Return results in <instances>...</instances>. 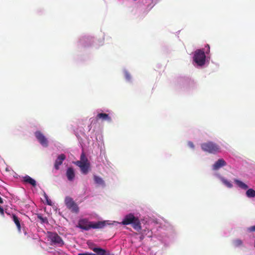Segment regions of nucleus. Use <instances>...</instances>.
<instances>
[{"instance_id":"obj_1","label":"nucleus","mask_w":255,"mask_h":255,"mask_svg":"<svg viewBox=\"0 0 255 255\" xmlns=\"http://www.w3.org/2000/svg\"><path fill=\"white\" fill-rule=\"evenodd\" d=\"M107 224V222L106 221L94 222H91L86 218H84L79 220L77 227L85 231H88L91 229H102Z\"/></svg>"},{"instance_id":"obj_2","label":"nucleus","mask_w":255,"mask_h":255,"mask_svg":"<svg viewBox=\"0 0 255 255\" xmlns=\"http://www.w3.org/2000/svg\"><path fill=\"white\" fill-rule=\"evenodd\" d=\"M122 224L124 225L131 224L132 228L137 232L140 231L141 229L139 220L132 214L127 215L122 222Z\"/></svg>"},{"instance_id":"obj_3","label":"nucleus","mask_w":255,"mask_h":255,"mask_svg":"<svg viewBox=\"0 0 255 255\" xmlns=\"http://www.w3.org/2000/svg\"><path fill=\"white\" fill-rule=\"evenodd\" d=\"M202 149L207 152L216 154L221 152L220 146L212 141H208L201 144Z\"/></svg>"},{"instance_id":"obj_4","label":"nucleus","mask_w":255,"mask_h":255,"mask_svg":"<svg viewBox=\"0 0 255 255\" xmlns=\"http://www.w3.org/2000/svg\"><path fill=\"white\" fill-rule=\"evenodd\" d=\"M48 240L50 241L51 245L61 247L64 245L63 241L56 233L48 232Z\"/></svg>"},{"instance_id":"obj_5","label":"nucleus","mask_w":255,"mask_h":255,"mask_svg":"<svg viewBox=\"0 0 255 255\" xmlns=\"http://www.w3.org/2000/svg\"><path fill=\"white\" fill-rule=\"evenodd\" d=\"M206 56L205 52L202 50H197L194 55V61L199 66H202L205 64Z\"/></svg>"},{"instance_id":"obj_6","label":"nucleus","mask_w":255,"mask_h":255,"mask_svg":"<svg viewBox=\"0 0 255 255\" xmlns=\"http://www.w3.org/2000/svg\"><path fill=\"white\" fill-rule=\"evenodd\" d=\"M64 202L67 208L72 212L75 213H78L79 212V207L71 197L69 196L66 197Z\"/></svg>"},{"instance_id":"obj_7","label":"nucleus","mask_w":255,"mask_h":255,"mask_svg":"<svg viewBox=\"0 0 255 255\" xmlns=\"http://www.w3.org/2000/svg\"><path fill=\"white\" fill-rule=\"evenodd\" d=\"M34 135L36 139L38 140L39 143L44 147H47L48 145V141L44 134L39 130L36 131Z\"/></svg>"},{"instance_id":"obj_8","label":"nucleus","mask_w":255,"mask_h":255,"mask_svg":"<svg viewBox=\"0 0 255 255\" xmlns=\"http://www.w3.org/2000/svg\"><path fill=\"white\" fill-rule=\"evenodd\" d=\"M66 158L64 154H61L57 156L54 163V167L56 170H58L60 169V166L62 164Z\"/></svg>"},{"instance_id":"obj_9","label":"nucleus","mask_w":255,"mask_h":255,"mask_svg":"<svg viewBox=\"0 0 255 255\" xmlns=\"http://www.w3.org/2000/svg\"><path fill=\"white\" fill-rule=\"evenodd\" d=\"M93 251L96 253L97 255L92 253H80L78 255H107L106 251L100 248H95L93 249Z\"/></svg>"},{"instance_id":"obj_10","label":"nucleus","mask_w":255,"mask_h":255,"mask_svg":"<svg viewBox=\"0 0 255 255\" xmlns=\"http://www.w3.org/2000/svg\"><path fill=\"white\" fill-rule=\"evenodd\" d=\"M226 164V162L223 159H219L213 165V169L216 170Z\"/></svg>"},{"instance_id":"obj_11","label":"nucleus","mask_w":255,"mask_h":255,"mask_svg":"<svg viewBox=\"0 0 255 255\" xmlns=\"http://www.w3.org/2000/svg\"><path fill=\"white\" fill-rule=\"evenodd\" d=\"M66 175L68 180H73L75 177V174L73 168L72 167L68 168L66 171Z\"/></svg>"},{"instance_id":"obj_12","label":"nucleus","mask_w":255,"mask_h":255,"mask_svg":"<svg viewBox=\"0 0 255 255\" xmlns=\"http://www.w3.org/2000/svg\"><path fill=\"white\" fill-rule=\"evenodd\" d=\"M96 119H101L102 121H107L109 122H112V119L109 115L106 113H99L96 116Z\"/></svg>"},{"instance_id":"obj_13","label":"nucleus","mask_w":255,"mask_h":255,"mask_svg":"<svg viewBox=\"0 0 255 255\" xmlns=\"http://www.w3.org/2000/svg\"><path fill=\"white\" fill-rule=\"evenodd\" d=\"M11 218L15 223L19 233L21 232V225L19 218L15 214H12Z\"/></svg>"},{"instance_id":"obj_14","label":"nucleus","mask_w":255,"mask_h":255,"mask_svg":"<svg viewBox=\"0 0 255 255\" xmlns=\"http://www.w3.org/2000/svg\"><path fill=\"white\" fill-rule=\"evenodd\" d=\"M23 181L24 182L29 183L33 187L36 185V181L34 179H32L28 175H26L23 178Z\"/></svg>"},{"instance_id":"obj_15","label":"nucleus","mask_w":255,"mask_h":255,"mask_svg":"<svg viewBox=\"0 0 255 255\" xmlns=\"http://www.w3.org/2000/svg\"><path fill=\"white\" fill-rule=\"evenodd\" d=\"M94 180L96 184L102 187L105 186L104 180L101 177L97 175H94Z\"/></svg>"},{"instance_id":"obj_16","label":"nucleus","mask_w":255,"mask_h":255,"mask_svg":"<svg viewBox=\"0 0 255 255\" xmlns=\"http://www.w3.org/2000/svg\"><path fill=\"white\" fill-rule=\"evenodd\" d=\"M234 181L235 183L238 185V186L240 188L244 190H246L248 188V186L242 181L238 179H235Z\"/></svg>"},{"instance_id":"obj_17","label":"nucleus","mask_w":255,"mask_h":255,"mask_svg":"<svg viewBox=\"0 0 255 255\" xmlns=\"http://www.w3.org/2000/svg\"><path fill=\"white\" fill-rule=\"evenodd\" d=\"M90 166V164L88 163L86 164V165H81V167H80L81 170V172L84 174H87L88 172V171L89 170Z\"/></svg>"},{"instance_id":"obj_18","label":"nucleus","mask_w":255,"mask_h":255,"mask_svg":"<svg viewBox=\"0 0 255 255\" xmlns=\"http://www.w3.org/2000/svg\"><path fill=\"white\" fill-rule=\"evenodd\" d=\"M246 195L249 198L255 197V191L253 189H249L246 192Z\"/></svg>"},{"instance_id":"obj_19","label":"nucleus","mask_w":255,"mask_h":255,"mask_svg":"<svg viewBox=\"0 0 255 255\" xmlns=\"http://www.w3.org/2000/svg\"><path fill=\"white\" fill-rule=\"evenodd\" d=\"M222 182L228 188H231L233 187L232 184L227 179L222 177L221 178Z\"/></svg>"},{"instance_id":"obj_20","label":"nucleus","mask_w":255,"mask_h":255,"mask_svg":"<svg viewBox=\"0 0 255 255\" xmlns=\"http://www.w3.org/2000/svg\"><path fill=\"white\" fill-rule=\"evenodd\" d=\"M79 161H84V162H89L88 158L86 156L84 152H82L80 156V160Z\"/></svg>"},{"instance_id":"obj_21","label":"nucleus","mask_w":255,"mask_h":255,"mask_svg":"<svg viewBox=\"0 0 255 255\" xmlns=\"http://www.w3.org/2000/svg\"><path fill=\"white\" fill-rule=\"evenodd\" d=\"M88 163H90V162H84V161L83 162V161H77L76 162H75V164L77 166H79V167H81V165H86V164H88Z\"/></svg>"},{"instance_id":"obj_22","label":"nucleus","mask_w":255,"mask_h":255,"mask_svg":"<svg viewBox=\"0 0 255 255\" xmlns=\"http://www.w3.org/2000/svg\"><path fill=\"white\" fill-rule=\"evenodd\" d=\"M234 244L235 246L238 247L242 245L243 243L241 240L237 239L234 241Z\"/></svg>"},{"instance_id":"obj_23","label":"nucleus","mask_w":255,"mask_h":255,"mask_svg":"<svg viewBox=\"0 0 255 255\" xmlns=\"http://www.w3.org/2000/svg\"><path fill=\"white\" fill-rule=\"evenodd\" d=\"M44 197L46 200L47 204L49 205H51V201L48 199V197L45 193L44 194Z\"/></svg>"},{"instance_id":"obj_24","label":"nucleus","mask_w":255,"mask_h":255,"mask_svg":"<svg viewBox=\"0 0 255 255\" xmlns=\"http://www.w3.org/2000/svg\"><path fill=\"white\" fill-rule=\"evenodd\" d=\"M248 230L250 232H255V225L249 228Z\"/></svg>"},{"instance_id":"obj_25","label":"nucleus","mask_w":255,"mask_h":255,"mask_svg":"<svg viewBox=\"0 0 255 255\" xmlns=\"http://www.w3.org/2000/svg\"><path fill=\"white\" fill-rule=\"evenodd\" d=\"M188 145L191 147L193 148L194 147V145L193 142L189 141L188 142Z\"/></svg>"},{"instance_id":"obj_26","label":"nucleus","mask_w":255,"mask_h":255,"mask_svg":"<svg viewBox=\"0 0 255 255\" xmlns=\"http://www.w3.org/2000/svg\"><path fill=\"white\" fill-rule=\"evenodd\" d=\"M0 213L2 216H4V210L2 207L0 206Z\"/></svg>"},{"instance_id":"obj_27","label":"nucleus","mask_w":255,"mask_h":255,"mask_svg":"<svg viewBox=\"0 0 255 255\" xmlns=\"http://www.w3.org/2000/svg\"><path fill=\"white\" fill-rule=\"evenodd\" d=\"M205 47H207V50L206 51V53L208 54L210 52V46L209 44H207Z\"/></svg>"},{"instance_id":"obj_28","label":"nucleus","mask_w":255,"mask_h":255,"mask_svg":"<svg viewBox=\"0 0 255 255\" xmlns=\"http://www.w3.org/2000/svg\"><path fill=\"white\" fill-rule=\"evenodd\" d=\"M3 202L2 199L0 197V204H2Z\"/></svg>"},{"instance_id":"obj_29","label":"nucleus","mask_w":255,"mask_h":255,"mask_svg":"<svg viewBox=\"0 0 255 255\" xmlns=\"http://www.w3.org/2000/svg\"><path fill=\"white\" fill-rule=\"evenodd\" d=\"M38 218L41 220L43 222H44V219L41 216H38Z\"/></svg>"},{"instance_id":"obj_30","label":"nucleus","mask_w":255,"mask_h":255,"mask_svg":"<svg viewBox=\"0 0 255 255\" xmlns=\"http://www.w3.org/2000/svg\"><path fill=\"white\" fill-rule=\"evenodd\" d=\"M5 213H6L7 215H9V213L7 212L6 211L5 212Z\"/></svg>"}]
</instances>
